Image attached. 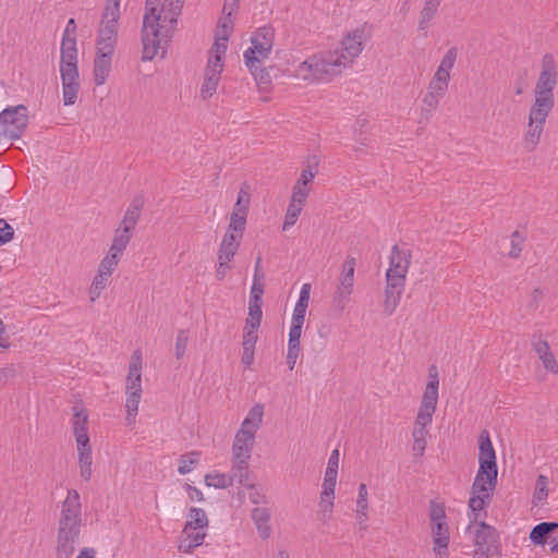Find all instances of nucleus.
<instances>
[{
  "mask_svg": "<svg viewBox=\"0 0 558 558\" xmlns=\"http://www.w3.org/2000/svg\"><path fill=\"white\" fill-rule=\"evenodd\" d=\"M240 1L241 0H225L222 13L226 15V17L223 21H226L230 26L232 24L230 17L232 13L238 10Z\"/></svg>",
  "mask_w": 558,
  "mask_h": 558,
  "instance_id": "obj_54",
  "label": "nucleus"
},
{
  "mask_svg": "<svg viewBox=\"0 0 558 558\" xmlns=\"http://www.w3.org/2000/svg\"><path fill=\"white\" fill-rule=\"evenodd\" d=\"M189 335L186 330H179L175 339V356L181 359L186 351Z\"/></svg>",
  "mask_w": 558,
  "mask_h": 558,
  "instance_id": "obj_46",
  "label": "nucleus"
},
{
  "mask_svg": "<svg viewBox=\"0 0 558 558\" xmlns=\"http://www.w3.org/2000/svg\"><path fill=\"white\" fill-rule=\"evenodd\" d=\"M230 262L227 260H218V267L216 269V278L221 281L227 276V272L230 270L229 266Z\"/></svg>",
  "mask_w": 558,
  "mask_h": 558,
  "instance_id": "obj_62",
  "label": "nucleus"
},
{
  "mask_svg": "<svg viewBox=\"0 0 558 558\" xmlns=\"http://www.w3.org/2000/svg\"><path fill=\"white\" fill-rule=\"evenodd\" d=\"M480 442V453H478V462L481 474L487 473L486 470L492 474H498L497 463H496V453L493 447L492 440L489 438V434L487 430H483L478 438Z\"/></svg>",
  "mask_w": 558,
  "mask_h": 558,
  "instance_id": "obj_15",
  "label": "nucleus"
},
{
  "mask_svg": "<svg viewBox=\"0 0 558 558\" xmlns=\"http://www.w3.org/2000/svg\"><path fill=\"white\" fill-rule=\"evenodd\" d=\"M27 108L23 105L10 107L0 113V138H20L27 126Z\"/></svg>",
  "mask_w": 558,
  "mask_h": 558,
  "instance_id": "obj_10",
  "label": "nucleus"
},
{
  "mask_svg": "<svg viewBox=\"0 0 558 558\" xmlns=\"http://www.w3.org/2000/svg\"><path fill=\"white\" fill-rule=\"evenodd\" d=\"M75 441L77 448L80 474L84 481L88 482L92 478L93 474V456L89 438L77 439Z\"/></svg>",
  "mask_w": 558,
  "mask_h": 558,
  "instance_id": "obj_19",
  "label": "nucleus"
},
{
  "mask_svg": "<svg viewBox=\"0 0 558 558\" xmlns=\"http://www.w3.org/2000/svg\"><path fill=\"white\" fill-rule=\"evenodd\" d=\"M265 288V279L253 276V283L251 288L250 300H262Z\"/></svg>",
  "mask_w": 558,
  "mask_h": 558,
  "instance_id": "obj_49",
  "label": "nucleus"
},
{
  "mask_svg": "<svg viewBox=\"0 0 558 558\" xmlns=\"http://www.w3.org/2000/svg\"><path fill=\"white\" fill-rule=\"evenodd\" d=\"M75 33H76L75 20L74 19H70L68 21L65 29L63 32L62 43H65L66 40L76 41Z\"/></svg>",
  "mask_w": 558,
  "mask_h": 558,
  "instance_id": "obj_55",
  "label": "nucleus"
},
{
  "mask_svg": "<svg viewBox=\"0 0 558 558\" xmlns=\"http://www.w3.org/2000/svg\"><path fill=\"white\" fill-rule=\"evenodd\" d=\"M303 209V205L290 202L286 211L284 221L282 225V230H289L298 220L301 211Z\"/></svg>",
  "mask_w": 558,
  "mask_h": 558,
  "instance_id": "obj_39",
  "label": "nucleus"
},
{
  "mask_svg": "<svg viewBox=\"0 0 558 558\" xmlns=\"http://www.w3.org/2000/svg\"><path fill=\"white\" fill-rule=\"evenodd\" d=\"M440 99L441 98H439L438 96L426 92V94L424 95L422 101H423L424 106L427 108L428 111H433L439 105Z\"/></svg>",
  "mask_w": 558,
  "mask_h": 558,
  "instance_id": "obj_58",
  "label": "nucleus"
},
{
  "mask_svg": "<svg viewBox=\"0 0 558 558\" xmlns=\"http://www.w3.org/2000/svg\"><path fill=\"white\" fill-rule=\"evenodd\" d=\"M131 238L132 233H125L123 230L117 229L108 252L113 253L121 258L131 241Z\"/></svg>",
  "mask_w": 558,
  "mask_h": 558,
  "instance_id": "obj_34",
  "label": "nucleus"
},
{
  "mask_svg": "<svg viewBox=\"0 0 558 558\" xmlns=\"http://www.w3.org/2000/svg\"><path fill=\"white\" fill-rule=\"evenodd\" d=\"M448 84L430 80L428 83L427 92L442 98L448 89Z\"/></svg>",
  "mask_w": 558,
  "mask_h": 558,
  "instance_id": "obj_51",
  "label": "nucleus"
},
{
  "mask_svg": "<svg viewBox=\"0 0 558 558\" xmlns=\"http://www.w3.org/2000/svg\"><path fill=\"white\" fill-rule=\"evenodd\" d=\"M252 520L262 538L266 539L270 536L271 529L269 525L270 512L267 508L257 507L252 510Z\"/></svg>",
  "mask_w": 558,
  "mask_h": 558,
  "instance_id": "obj_29",
  "label": "nucleus"
},
{
  "mask_svg": "<svg viewBox=\"0 0 558 558\" xmlns=\"http://www.w3.org/2000/svg\"><path fill=\"white\" fill-rule=\"evenodd\" d=\"M109 276H105L102 272H97V275L94 277L92 286H94L97 289L104 290L109 280Z\"/></svg>",
  "mask_w": 558,
  "mask_h": 558,
  "instance_id": "obj_64",
  "label": "nucleus"
},
{
  "mask_svg": "<svg viewBox=\"0 0 558 558\" xmlns=\"http://www.w3.org/2000/svg\"><path fill=\"white\" fill-rule=\"evenodd\" d=\"M438 375L436 368L433 366L429 369V381L426 385L412 432V450L420 457L424 454L427 444L426 437L428 435L427 427L432 424L433 415L436 411L438 402Z\"/></svg>",
  "mask_w": 558,
  "mask_h": 558,
  "instance_id": "obj_4",
  "label": "nucleus"
},
{
  "mask_svg": "<svg viewBox=\"0 0 558 558\" xmlns=\"http://www.w3.org/2000/svg\"><path fill=\"white\" fill-rule=\"evenodd\" d=\"M143 207V198L142 197H135L130 206L128 207L124 217L121 221V225L118 229L123 230L125 233H132V231L135 229L136 223L138 221L141 210Z\"/></svg>",
  "mask_w": 558,
  "mask_h": 558,
  "instance_id": "obj_25",
  "label": "nucleus"
},
{
  "mask_svg": "<svg viewBox=\"0 0 558 558\" xmlns=\"http://www.w3.org/2000/svg\"><path fill=\"white\" fill-rule=\"evenodd\" d=\"M557 530V522H542L532 529L530 539L535 545H545Z\"/></svg>",
  "mask_w": 558,
  "mask_h": 558,
  "instance_id": "obj_30",
  "label": "nucleus"
},
{
  "mask_svg": "<svg viewBox=\"0 0 558 558\" xmlns=\"http://www.w3.org/2000/svg\"><path fill=\"white\" fill-rule=\"evenodd\" d=\"M368 38L365 27L348 32L339 45L293 63V76L307 83H328L350 69L362 53Z\"/></svg>",
  "mask_w": 558,
  "mask_h": 558,
  "instance_id": "obj_1",
  "label": "nucleus"
},
{
  "mask_svg": "<svg viewBox=\"0 0 558 558\" xmlns=\"http://www.w3.org/2000/svg\"><path fill=\"white\" fill-rule=\"evenodd\" d=\"M368 511V490L366 484L362 483L359 486V494L356 499V510L355 512L361 513L362 515Z\"/></svg>",
  "mask_w": 558,
  "mask_h": 558,
  "instance_id": "obj_42",
  "label": "nucleus"
},
{
  "mask_svg": "<svg viewBox=\"0 0 558 558\" xmlns=\"http://www.w3.org/2000/svg\"><path fill=\"white\" fill-rule=\"evenodd\" d=\"M81 496L69 489L57 522L56 558H73L84 527Z\"/></svg>",
  "mask_w": 558,
  "mask_h": 558,
  "instance_id": "obj_3",
  "label": "nucleus"
},
{
  "mask_svg": "<svg viewBox=\"0 0 558 558\" xmlns=\"http://www.w3.org/2000/svg\"><path fill=\"white\" fill-rule=\"evenodd\" d=\"M497 484V474L482 473L477 471L475 480L472 485L471 498L469 500V508L474 515V520L477 519V511H482L487 504L492 500V492L495 489Z\"/></svg>",
  "mask_w": 558,
  "mask_h": 558,
  "instance_id": "obj_9",
  "label": "nucleus"
},
{
  "mask_svg": "<svg viewBox=\"0 0 558 558\" xmlns=\"http://www.w3.org/2000/svg\"><path fill=\"white\" fill-rule=\"evenodd\" d=\"M62 98L65 106L76 102L80 92V75H61Z\"/></svg>",
  "mask_w": 558,
  "mask_h": 558,
  "instance_id": "obj_26",
  "label": "nucleus"
},
{
  "mask_svg": "<svg viewBox=\"0 0 558 558\" xmlns=\"http://www.w3.org/2000/svg\"><path fill=\"white\" fill-rule=\"evenodd\" d=\"M548 113L549 111L542 109H530L527 130L524 135V145L529 151L534 150L537 146Z\"/></svg>",
  "mask_w": 558,
  "mask_h": 558,
  "instance_id": "obj_14",
  "label": "nucleus"
},
{
  "mask_svg": "<svg viewBox=\"0 0 558 558\" xmlns=\"http://www.w3.org/2000/svg\"><path fill=\"white\" fill-rule=\"evenodd\" d=\"M220 27L223 32V36L216 39L214 46L209 51V57L207 62H215V64H225L223 57L227 52V41H228V33L231 29V26L222 21L220 23Z\"/></svg>",
  "mask_w": 558,
  "mask_h": 558,
  "instance_id": "obj_24",
  "label": "nucleus"
},
{
  "mask_svg": "<svg viewBox=\"0 0 558 558\" xmlns=\"http://www.w3.org/2000/svg\"><path fill=\"white\" fill-rule=\"evenodd\" d=\"M121 258L113 253L108 252L107 255L101 259L98 271L105 276L111 277L112 272L117 268Z\"/></svg>",
  "mask_w": 558,
  "mask_h": 558,
  "instance_id": "obj_40",
  "label": "nucleus"
},
{
  "mask_svg": "<svg viewBox=\"0 0 558 558\" xmlns=\"http://www.w3.org/2000/svg\"><path fill=\"white\" fill-rule=\"evenodd\" d=\"M264 405L255 404L243 420L240 429L235 433L232 444V457L251 459L255 444V436L263 423Z\"/></svg>",
  "mask_w": 558,
  "mask_h": 558,
  "instance_id": "obj_6",
  "label": "nucleus"
},
{
  "mask_svg": "<svg viewBox=\"0 0 558 558\" xmlns=\"http://www.w3.org/2000/svg\"><path fill=\"white\" fill-rule=\"evenodd\" d=\"M13 233V228L4 219H0V245L11 241Z\"/></svg>",
  "mask_w": 558,
  "mask_h": 558,
  "instance_id": "obj_53",
  "label": "nucleus"
},
{
  "mask_svg": "<svg viewBox=\"0 0 558 558\" xmlns=\"http://www.w3.org/2000/svg\"><path fill=\"white\" fill-rule=\"evenodd\" d=\"M73 417H72V428L75 440L89 438L88 436V413L85 409L74 407L73 408Z\"/></svg>",
  "mask_w": 558,
  "mask_h": 558,
  "instance_id": "obj_28",
  "label": "nucleus"
},
{
  "mask_svg": "<svg viewBox=\"0 0 558 558\" xmlns=\"http://www.w3.org/2000/svg\"><path fill=\"white\" fill-rule=\"evenodd\" d=\"M523 242L524 238L520 234L519 231H514L511 235V250L508 253L511 258H518L520 256Z\"/></svg>",
  "mask_w": 558,
  "mask_h": 558,
  "instance_id": "obj_48",
  "label": "nucleus"
},
{
  "mask_svg": "<svg viewBox=\"0 0 558 558\" xmlns=\"http://www.w3.org/2000/svg\"><path fill=\"white\" fill-rule=\"evenodd\" d=\"M207 526L208 518L205 510L196 507L191 508L183 532H189L190 530L206 529Z\"/></svg>",
  "mask_w": 558,
  "mask_h": 558,
  "instance_id": "obj_33",
  "label": "nucleus"
},
{
  "mask_svg": "<svg viewBox=\"0 0 558 558\" xmlns=\"http://www.w3.org/2000/svg\"><path fill=\"white\" fill-rule=\"evenodd\" d=\"M333 506L331 504L318 502V515L323 522H327L331 519Z\"/></svg>",
  "mask_w": 558,
  "mask_h": 558,
  "instance_id": "obj_56",
  "label": "nucleus"
},
{
  "mask_svg": "<svg viewBox=\"0 0 558 558\" xmlns=\"http://www.w3.org/2000/svg\"><path fill=\"white\" fill-rule=\"evenodd\" d=\"M248 461L250 459L232 457L231 470L228 474L232 484L234 482L239 484H246L248 480Z\"/></svg>",
  "mask_w": 558,
  "mask_h": 558,
  "instance_id": "obj_31",
  "label": "nucleus"
},
{
  "mask_svg": "<svg viewBox=\"0 0 558 558\" xmlns=\"http://www.w3.org/2000/svg\"><path fill=\"white\" fill-rule=\"evenodd\" d=\"M205 483L209 487L227 488L232 486L230 476L223 473H210L205 476Z\"/></svg>",
  "mask_w": 558,
  "mask_h": 558,
  "instance_id": "obj_38",
  "label": "nucleus"
},
{
  "mask_svg": "<svg viewBox=\"0 0 558 558\" xmlns=\"http://www.w3.org/2000/svg\"><path fill=\"white\" fill-rule=\"evenodd\" d=\"M183 534L184 537L180 541L178 549L186 554L201 546L206 537L205 529L190 530L189 532H183Z\"/></svg>",
  "mask_w": 558,
  "mask_h": 558,
  "instance_id": "obj_27",
  "label": "nucleus"
},
{
  "mask_svg": "<svg viewBox=\"0 0 558 558\" xmlns=\"http://www.w3.org/2000/svg\"><path fill=\"white\" fill-rule=\"evenodd\" d=\"M225 64L207 62L204 73V82L201 86L199 96L207 100L216 93Z\"/></svg>",
  "mask_w": 558,
  "mask_h": 558,
  "instance_id": "obj_16",
  "label": "nucleus"
},
{
  "mask_svg": "<svg viewBox=\"0 0 558 558\" xmlns=\"http://www.w3.org/2000/svg\"><path fill=\"white\" fill-rule=\"evenodd\" d=\"M199 456L197 451L182 454L179 459L178 472L182 475L192 472L199 462Z\"/></svg>",
  "mask_w": 558,
  "mask_h": 558,
  "instance_id": "obj_36",
  "label": "nucleus"
},
{
  "mask_svg": "<svg viewBox=\"0 0 558 558\" xmlns=\"http://www.w3.org/2000/svg\"><path fill=\"white\" fill-rule=\"evenodd\" d=\"M384 312L392 315L400 304L401 296L404 291L405 283L399 281L386 280Z\"/></svg>",
  "mask_w": 558,
  "mask_h": 558,
  "instance_id": "obj_21",
  "label": "nucleus"
},
{
  "mask_svg": "<svg viewBox=\"0 0 558 558\" xmlns=\"http://www.w3.org/2000/svg\"><path fill=\"white\" fill-rule=\"evenodd\" d=\"M60 74L80 75L76 41L66 40L61 43Z\"/></svg>",
  "mask_w": 558,
  "mask_h": 558,
  "instance_id": "obj_17",
  "label": "nucleus"
},
{
  "mask_svg": "<svg viewBox=\"0 0 558 558\" xmlns=\"http://www.w3.org/2000/svg\"><path fill=\"white\" fill-rule=\"evenodd\" d=\"M239 246L220 243L218 250V260L231 262L238 252Z\"/></svg>",
  "mask_w": 558,
  "mask_h": 558,
  "instance_id": "obj_50",
  "label": "nucleus"
},
{
  "mask_svg": "<svg viewBox=\"0 0 558 558\" xmlns=\"http://www.w3.org/2000/svg\"><path fill=\"white\" fill-rule=\"evenodd\" d=\"M355 266L356 259L352 256H348L342 265L338 284L333 294V305L341 311L349 303L350 295L353 292Z\"/></svg>",
  "mask_w": 558,
  "mask_h": 558,
  "instance_id": "obj_11",
  "label": "nucleus"
},
{
  "mask_svg": "<svg viewBox=\"0 0 558 558\" xmlns=\"http://www.w3.org/2000/svg\"><path fill=\"white\" fill-rule=\"evenodd\" d=\"M548 483H549V481H548L547 476H545L543 474H539L537 476L536 484H535V490H534V495H533L534 500H536L537 502H542L547 499Z\"/></svg>",
  "mask_w": 558,
  "mask_h": 558,
  "instance_id": "obj_41",
  "label": "nucleus"
},
{
  "mask_svg": "<svg viewBox=\"0 0 558 558\" xmlns=\"http://www.w3.org/2000/svg\"><path fill=\"white\" fill-rule=\"evenodd\" d=\"M306 308L304 306L295 304L291 322L302 323L305 320Z\"/></svg>",
  "mask_w": 558,
  "mask_h": 558,
  "instance_id": "obj_63",
  "label": "nucleus"
},
{
  "mask_svg": "<svg viewBox=\"0 0 558 558\" xmlns=\"http://www.w3.org/2000/svg\"><path fill=\"white\" fill-rule=\"evenodd\" d=\"M113 52L97 50L94 61V81L97 86L105 84L110 71Z\"/></svg>",
  "mask_w": 558,
  "mask_h": 558,
  "instance_id": "obj_23",
  "label": "nucleus"
},
{
  "mask_svg": "<svg viewBox=\"0 0 558 558\" xmlns=\"http://www.w3.org/2000/svg\"><path fill=\"white\" fill-rule=\"evenodd\" d=\"M498 541V534L495 527L487 525L485 522H481L478 524L477 530L475 531L474 543L476 546V554L485 550L489 554L492 547Z\"/></svg>",
  "mask_w": 558,
  "mask_h": 558,
  "instance_id": "obj_20",
  "label": "nucleus"
},
{
  "mask_svg": "<svg viewBox=\"0 0 558 558\" xmlns=\"http://www.w3.org/2000/svg\"><path fill=\"white\" fill-rule=\"evenodd\" d=\"M259 326H255L253 324L244 326V335L242 347L255 348L257 342V329Z\"/></svg>",
  "mask_w": 558,
  "mask_h": 558,
  "instance_id": "obj_44",
  "label": "nucleus"
},
{
  "mask_svg": "<svg viewBox=\"0 0 558 558\" xmlns=\"http://www.w3.org/2000/svg\"><path fill=\"white\" fill-rule=\"evenodd\" d=\"M411 265V252L393 245L389 257V268L386 271V280L405 283L407 274Z\"/></svg>",
  "mask_w": 558,
  "mask_h": 558,
  "instance_id": "obj_13",
  "label": "nucleus"
},
{
  "mask_svg": "<svg viewBox=\"0 0 558 558\" xmlns=\"http://www.w3.org/2000/svg\"><path fill=\"white\" fill-rule=\"evenodd\" d=\"M457 57H458V49L456 47H451L450 49L447 50V52L442 57L438 66L440 69L447 70L448 72H450L452 70V68L454 66Z\"/></svg>",
  "mask_w": 558,
  "mask_h": 558,
  "instance_id": "obj_45",
  "label": "nucleus"
},
{
  "mask_svg": "<svg viewBox=\"0 0 558 558\" xmlns=\"http://www.w3.org/2000/svg\"><path fill=\"white\" fill-rule=\"evenodd\" d=\"M310 294H311V284L304 283L301 288L299 300L295 304L307 308L308 302H310Z\"/></svg>",
  "mask_w": 558,
  "mask_h": 558,
  "instance_id": "obj_59",
  "label": "nucleus"
},
{
  "mask_svg": "<svg viewBox=\"0 0 558 558\" xmlns=\"http://www.w3.org/2000/svg\"><path fill=\"white\" fill-rule=\"evenodd\" d=\"M246 225V216L232 213L230 217L229 230L243 234Z\"/></svg>",
  "mask_w": 558,
  "mask_h": 558,
  "instance_id": "obj_47",
  "label": "nucleus"
},
{
  "mask_svg": "<svg viewBox=\"0 0 558 558\" xmlns=\"http://www.w3.org/2000/svg\"><path fill=\"white\" fill-rule=\"evenodd\" d=\"M120 12L104 10L98 31L97 50L114 52Z\"/></svg>",
  "mask_w": 558,
  "mask_h": 558,
  "instance_id": "obj_12",
  "label": "nucleus"
},
{
  "mask_svg": "<svg viewBox=\"0 0 558 558\" xmlns=\"http://www.w3.org/2000/svg\"><path fill=\"white\" fill-rule=\"evenodd\" d=\"M248 487L252 489V492L250 493L248 499L253 504L260 505L266 501V496L260 490H258L254 485H248Z\"/></svg>",
  "mask_w": 558,
  "mask_h": 558,
  "instance_id": "obj_61",
  "label": "nucleus"
},
{
  "mask_svg": "<svg viewBox=\"0 0 558 558\" xmlns=\"http://www.w3.org/2000/svg\"><path fill=\"white\" fill-rule=\"evenodd\" d=\"M315 178V173L311 169H304L301 175L292 189V195L290 202L303 205L310 194L308 184Z\"/></svg>",
  "mask_w": 558,
  "mask_h": 558,
  "instance_id": "obj_22",
  "label": "nucleus"
},
{
  "mask_svg": "<svg viewBox=\"0 0 558 558\" xmlns=\"http://www.w3.org/2000/svg\"><path fill=\"white\" fill-rule=\"evenodd\" d=\"M557 84V72L551 57L546 56L543 62V69L537 80L534 94V109L549 111L554 107V88Z\"/></svg>",
  "mask_w": 558,
  "mask_h": 558,
  "instance_id": "obj_8",
  "label": "nucleus"
},
{
  "mask_svg": "<svg viewBox=\"0 0 558 558\" xmlns=\"http://www.w3.org/2000/svg\"><path fill=\"white\" fill-rule=\"evenodd\" d=\"M250 202H251L250 185L247 183H243L239 191L238 198L234 204L232 213H238L240 215L247 216Z\"/></svg>",
  "mask_w": 558,
  "mask_h": 558,
  "instance_id": "obj_35",
  "label": "nucleus"
},
{
  "mask_svg": "<svg viewBox=\"0 0 558 558\" xmlns=\"http://www.w3.org/2000/svg\"><path fill=\"white\" fill-rule=\"evenodd\" d=\"M183 0H146L143 17L142 41L143 60L150 61L172 38Z\"/></svg>",
  "mask_w": 558,
  "mask_h": 558,
  "instance_id": "obj_2",
  "label": "nucleus"
},
{
  "mask_svg": "<svg viewBox=\"0 0 558 558\" xmlns=\"http://www.w3.org/2000/svg\"><path fill=\"white\" fill-rule=\"evenodd\" d=\"M429 518L432 524L447 522L444 505L430 501Z\"/></svg>",
  "mask_w": 558,
  "mask_h": 558,
  "instance_id": "obj_43",
  "label": "nucleus"
},
{
  "mask_svg": "<svg viewBox=\"0 0 558 558\" xmlns=\"http://www.w3.org/2000/svg\"><path fill=\"white\" fill-rule=\"evenodd\" d=\"M539 360L542 361L545 369H547L548 372H550L553 374L558 373V363H557V360L551 351L548 352L546 355L542 356V359H539Z\"/></svg>",
  "mask_w": 558,
  "mask_h": 558,
  "instance_id": "obj_52",
  "label": "nucleus"
},
{
  "mask_svg": "<svg viewBox=\"0 0 558 558\" xmlns=\"http://www.w3.org/2000/svg\"><path fill=\"white\" fill-rule=\"evenodd\" d=\"M442 0H425L424 5L420 12L417 27L420 31L428 28L430 21L436 15L438 8Z\"/></svg>",
  "mask_w": 558,
  "mask_h": 558,
  "instance_id": "obj_32",
  "label": "nucleus"
},
{
  "mask_svg": "<svg viewBox=\"0 0 558 558\" xmlns=\"http://www.w3.org/2000/svg\"><path fill=\"white\" fill-rule=\"evenodd\" d=\"M430 529L435 558H447L449 556L448 545L450 541L449 526L447 522L434 523L430 525Z\"/></svg>",
  "mask_w": 558,
  "mask_h": 558,
  "instance_id": "obj_18",
  "label": "nucleus"
},
{
  "mask_svg": "<svg viewBox=\"0 0 558 558\" xmlns=\"http://www.w3.org/2000/svg\"><path fill=\"white\" fill-rule=\"evenodd\" d=\"M262 304L263 300H250L248 301V316L246 318V325L259 326L262 322Z\"/></svg>",
  "mask_w": 558,
  "mask_h": 558,
  "instance_id": "obj_37",
  "label": "nucleus"
},
{
  "mask_svg": "<svg viewBox=\"0 0 558 558\" xmlns=\"http://www.w3.org/2000/svg\"><path fill=\"white\" fill-rule=\"evenodd\" d=\"M255 348L243 347L241 362L245 367H250L254 362Z\"/></svg>",
  "mask_w": 558,
  "mask_h": 558,
  "instance_id": "obj_60",
  "label": "nucleus"
},
{
  "mask_svg": "<svg viewBox=\"0 0 558 558\" xmlns=\"http://www.w3.org/2000/svg\"><path fill=\"white\" fill-rule=\"evenodd\" d=\"M275 32L269 26L258 28L251 38L252 46L244 52V61L255 78L267 82L268 74L262 68L274 46Z\"/></svg>",
  "mask_w": 558,
  "mask_h": 558,
  "instance_id": "obj_5",
  "label": "nucleus"
},
{
  "mask_svg": "<svg viewBox=\"0 0 558 558\" xmlns=\"http://www.w3.org/2000/svg\"><path fill=\"white\" fill-rule=\"evenodd\" d=\"M242 236L243 234L228 229L221 243L240 246Z\"/></svg>",
  "mask_w": 558,
  "mask_h": 558,
  "instance_id": "obj_57",
  "label": "nucleus"
},
{
  "mask_svg": "<svg viewBox=\"0 0 558 558\" xmlns=\"http://www.w3.org/2000/svg\"><path fill=\"white\" fill-rule=\"evenodd\" d=\"M142 367L143 357L141 350H135L132 353L129 364V373L125 381V408L126 421L129 424L135 422L138 411V404L142 397Z\"/></svg>",
  "mask_w": 558,
  "mask_h": 558,
  "instance_id": "obj_7",
  "label": "nucleus"
}]
</instances>
